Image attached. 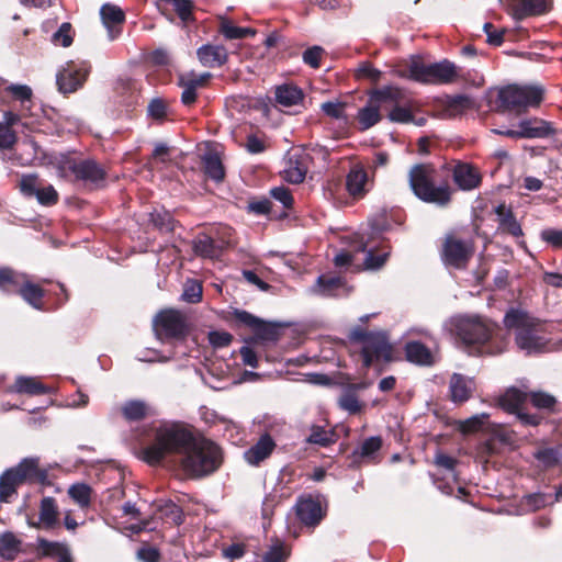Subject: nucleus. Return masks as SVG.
Segmentation results:
<instances>
[{
  "instance_id": "1",
  "label": "nucleus",
  "mask_w": 562,
  "mask_h": 562,
  "mask_svg": "<svg viewBox=\"0 0 562 562\" xmlns=\"http://www.w3.org/2000/svg\"><path fill=\"white\" fill-rule=\"evenodd\" d=\"M504 325L514 333L517 348L528 356L562 350V338H552L550 324L521 308H509L504 316Z\"/></svg>"
},
{
  "instance_id": "2",
  "label": "nucleus",
  "mask_w": 562,
  "mask_h": 562,
  "mask_svg": "<svg viewBox=\"0 0 562 562\" xmlns=\"http://www.w3.org/2000/svg\"><path fill=\"white\" fill-rule=\"evenodd\" d=\"M194 437L184 424L165 422L156 428L154 442L144 450V459L150 464L159 463L166 456L179 460Z\"/></svg>"
},
{
  "instance_id": "3",
  "label": "nucleus",
  "mask_w": 562,
  "mask_h": 562,
  "mask_svg": "<svg viewBox=\"0 0 562 562\" xmlns=\"http://www.w3.org/2000/svg\"><path fill=\"white\" fill-rule=\"evenodd\" d=\"M178 462L187 475L202 477L220 468L222 452L214 442L194 437Z\"/></svg>"
},
{
  "instance_id": "4",
  "label": "nucleus",
  "mask_w": 562,
  "mask_h": 562,
  "mask_svg": "<svg viewBox=\"0 0 562 562\" xmlns=\"http://www.w3.org/2000/svg\"><path fill=\"white\" fill-rule=\"evenodd\" d=\"M395 74L401 78L431 85L452 83L459 77L458 67L453 63L443 59L425 64L418 56H412L407 61V69H397Z\"/></svg>"
},
{
  "instance_id": "5",
  "label": "nucleus",
  "mask_w": 562,
  "mask_h": 562,
  "mask_svg": "<svg viewBox=\"0 0 562 562\" xmlns=\"http://www.w3.org/2000/svg\"><path fill=\"white\" fill-rule=\"evenodd\" d=\"M154 330L155 335L159 340L164 339H176L177 342L175 344L173 348L175 351L170 353L169 356H162L159 351L154 350L150 357H142L140 360L144 361H159V362H166L170 359H175L179 356H186V351L181 350L178 351V348L182 346V342L180 341L186 333H187V325L184 322L183 316L175 311V310H166L161 311L156 315L154 318Z\"/></svg>"
},
{
  "instance_id": "6",
  "label": "nucleus",
  "mask_w": 562,
  "mask_h": 562,
  "mask_svg": "<svg viewBox=\"0 0 562 562\" xmlns=\"http://www.w3.org/2000/svg\"><path fill=\"white\" fill-rule=\"evenodd\" d=\"M436 170L430 165H415L408 173L409 187L424 202L446 206L451 200L448 184H435Z\"/></svg>"
},
{
  "instance_id": "7",
  "label": "nucleus",
  "mask_w": 562,
  "mask_h": 562,
  "mask_svg": "<svg viewBox=\"0 0 562 562\" xmlns=\"http://www.w3.org/2000/svg\"><path fill=\"white\" fill-rule=\"evenodd\" d=\"M349 339L353 344L361 345V357L364 368H369L374 361L392 359V346L383 331H367L360 327L351 329Z\"/></svg>"
},
{
  "instance_id": "8",
  "label": "nucleus",
  "mask_w": 562,
  "mask_h": 562,
  "mask_svg": "<svg viewBox=\"0 0 562 562\" xmlns=\"http://www.w3.org/2000/svg\"><path fill=\"white\" fill-rule=\"evenodd\" d=\"M544 89L539 85H508L498 90V101L504 110L517 113L537 108L542 102Z\"/></svg>"
},
{
  "instance_id": "9",
  "label": "nucleus",
  "mask_w": 562,
  "mask_h": 562,
  "mask_svg": "<svg viewBox=\"0 0 562 562\" xmlns=\"http://www.w3.org/2000/svg\"><path fill=\"white\" fill-rule=\"evenodd\" d=\"M495 329V325L479 316H460L452 319V331L465 346H483Z\"/></svg>"
},
{
  "instance_id": "10",
  "label": "nucleus",
  "mask_w": 562,
  "mask_h": 562,
  "mask_svg": "<svg viewBox=\"0 0 562 562\" xmlns=\"http://www.w3.org/2000/svg\"><path fill=\"white\" fill-rule=\"evenodd\" d=\"M58 175L63 178L74 175L76 179L97 183L104 178V170L92 159H65L58 166Z\"/></svg>"
},
{
  "instance_id": "11",
  "label": "nucleus",
  "mask_w": 562,
  "mask_h": 562,
  "mask_svg": "<svg viewBox=\"0 0 562 562\" xmlns=\"http://www.w3.org/2000/svg\"><path fill=\"white\" fill-rule=\"evenodd\" d=\"M473 254V245L470 240H463L454 236H448L443 244L442 260L447 267L464 269Z\"/></svg>"
},
{
  "instance_id": "12",
  "label": "nucleus",
  "mask_w": 562,
  "mask_h": 562,
  "mask_svg": "<svg viewBox=\"0 0 562 562\" xmlns=\"http://www.w3.org/2000/svg\"><path fill=\"white\" fill-rule=\"evenodd\" d=\"M89 74V67L85 63H67L57 74L56 82L61 93H72L82 87Z\"/></svg>"
},
{
  "instance_id": "13",
  "label": "nucleus",
  "mask_w": 562,
  "mask_h": 562,
  "mask_svg": "<svg viewBox=\"0 0 562 562\" xmlns=\"http://www.w3.org/2000/svg\"><path fill=\"white\" fill-rule=\"evenodd\" d=\"M527 400V394L516 387L508 389L499 398V405L508 413L515 414L524 425L536 426L540 423L537 415H530L521 411L522 404Z\"/></svg>"
},
{
  "instance_id": "14",
  "label": "nucleus",
  "mask_w": 562,
  "mask_h": 562,
  "mask_svg": "<svg viewBox=\"0 0 562 562\" xmlns=\"http://www.w3.org/2000/svg\"><path fill=\"white\" fill-rule=\"evenodd\" d=\"M294 508L297 519L306 527L314 528L325 517L321 501L312 496L299 498Z\"/></svg>"
},
{
  "instance_id": "15",
  "label": "nucleus",
  "mask_w": 562,
  "mask_h": 562,
  "mask_svg": "<svg viewBox=\"0 0 562 562\" xmlns=\"http://www.w3.org/2000/svg\"><path fill=\"white\" fill-rule=\"evenodd\" d=\"M38 461V458H24L18 465L11 468L21 485L46 480L47 471L40 468Z\"/></svg>"
},
{
  "instance_id": "16",
  "label": "nucleus",
  "mask_w": 562,
  "mask_h": 562,
  "mask_svg": "<svg viewBox=\"0 0 562 562\" xmlns=\"http://www.w3.org/2000/svg\"><path fill=\"white\" fill-rule=\"evenodd\" d=\"M38 461V458H24L18 465L11 468L21 485L46 480L47 471L40 468Z\"/></svg>"
},
{
  "instance_id": "17",
  "label": "nucleus",
  "mask_w": 562,
  "mask_h": 562,
  "mask_svg": "<svg viewBox=\"0 0 562 562\" xmlns=\"http://www.w3.org/2000/svg\"><path fill=\"white\" fill-rule=\"evenodd\" d=\"M38 509V521L30 522L31 526L45 530H52L59 526V508L54 497H43Z\"/></svg>"
},
{
  "instance_id": "18",
  "label": "nucleus",
  "mask_w": 562,
  "mask_h": 562,
  "mask_svg": "<svg viewBox=\"0 0 562 562\" xmlns=\"http://www.w3.org/2000/svg\"><path fill=\"white\" fill-rule=\"evenodd\" d=\"M307 155L302 153L289 155L282 171L283 179L294 184L303 182L307 173Z\"/></svg>"
},
{
  "instance_id": "19",
  "label": "nucleus",
  "mask_w": 562,
  "mask_h": 562,
  "mask_svg": "<svg viewBox=\"0 0 562 562\" xmlns=\"http://www.w3.org/2000/svg\"><path fill=\"white\" fill-rule=\"evenodd\" d=\"M518 132L520 138H546L555 133L549 122L538 117L519 121Z\"/></svg>"
},
{
  "instance_id": "20",
  "label": "nucleus",
  "mask_w": 562,
  "mask_h": 562,
  "mask_svg": "<svg viewBox=\"0 0 562 562\" xmlns=\"http://www.w3.org/2000/svg\"><path fill=\"white\" fill-rule=\"evenodd\" d=\"M276 443L269 435H262L259 440L244 452V459L250 465H258L273 451Z\"/></svg>"
},
{
  "instance_id": "21",
  "label": "nucleus",
  "mask_w": 562,
  "mask_h": 562,
  "mask_svg": "<svg viewBox=\"0 0 562 562\" xmlns=\"http://www.w3.org/2000/svg\"><path fill=\"white\" fill-rule=\"evenodd\" d=\"M453 180L463 191H470L481 183L480 172L469 164H458L453 169Z\"/></svg>"
},
{
  "instance_id": "22",
  "label": "nucleus",
  "mask_w": 562,
  "mask_h": 562,
  "mask_svg": "<svg viewBox=\"0 0 562 562\" xmlns=\"http://www.w3.org/2000/svg\"><path fill=\"white\" fill-rule=\"evenodd\" d=\"M449 390L454 403L468 401L474 390V381L460 373H453L450 378Z\"/></svg>"
},
{
  "instance_id": "23",
  "label": "nucleus",
  "mask_w": 562,
  "mask_h": 562,
  "mask_svg": "<svg viewBox=\"0 0 562 562\" xmlns=\"http://www.w3.org/2000/svg\"><path fill=\"white\" fill-rule=\"evenodd\" d=\"M100 15L104 26L108 29L109 38L115 40L120 34V25L124 21V12L114 4H103L100 9Z\"/></svg>"
},
{
  "instance_id": "24",
  "label": "nucleus",
  "mask_w": 562,
  "mask_h": 562,
  "mask_svg": "<svg viewBox=\"0 0 562 562\" xmlns=\"http://www.w3.org/2000/svg\"><path fill=\"white\" fill-rule=\"evenodd\" d=\"M368 173L360 167L355 166L346 177V189L353 198H362L368 192Z\"/></svg>"
},
{
  "instance_id": "25",
  "label": "nucleus",
  "mask_w": 562,
  "mask_h": 562,
  "mask_svg": "<svg viewBox=\"0 0 562 562\" xmlns=\"http://www.w3.org/2000/svg\"><path fill=\"white\" fill-rule=\"evenodd\" d=\"M200 63L205 67L222 66L227 60V50L222 45H203L196 52Z\"/></svg>"
},
{
  "instance_id": "26",
  "label": "nucleus",
  "mask_w": 562,
  "mask_h": 562,
  "mask_svg": "<svg viewBox=\"0 0 562 562\" xmlns=\"http://www.w3.org/2000/svg\"><path fill=\"white\" fill-rule=\"evenodd\" d=\"M12 391L27 395L53 393L54 389L44 385L37 378L20 375L16 378Z\"/></svg>"
},
{
  "instance_id": "27",
  "label": "nucleus",
  "mask_w": 562,
  "mask_h": 562,
  "mask_svg": "<svg viewBox=\"0 0 562 562\" xmlns=\"http://www.w3.org/2000/svg\"><path fill=\"white\" fill-rule=\"evenodd\" d=\"M370 100L373 104L382 108L384 104H397L404 99V92L401 88L395 86H386L381 89L373 90L370 94Z\"/></svg>"
},
{
  "instance_id": "28",
  "label": "nucleus",
  "mask_w": 562,
  "mask_h": 562,
  "mask_svg": "<svg viewBox=\"0 0 562 562\" xmlns=\"http://www.w3.org/2000/svg\"><path fill=\"white\" fill-rule=\"evenodd\" d=\"M405 356L409 362L419 366H431L434 363L430 350L419 341H408L405 345Z\"/></svg>"
},
{
  "instance_id": "29",
  "label": "nucleus",
  "mask_w": 562,
  "mask_h": 562,
  "mask_svg": "<svg viewBox=\"0 0 562 562\" xmlns=\"http://www.w3.org/2000/svg\"><path fill=\"white\" fill-rule=\"evenodd\" d=\"M549 0H520L514 5V15L524 19L529 15H538L549 10Z\"/></svg>"
},
{
  "instance_id": "30",
  "label": "nucleus",
  "mask_w": 562,
  "mask_h": 562,
  "mask_svg": "<svg viewBox=\"0 0 562 562\" xmlns=\"http://www.w3.org/2000/svg\"><path fill=\"white\" fill-rule=\"evenodd\" d=\"M276 101L282 106H293L303 101V91L293 85H281L276 88Z\"/></svg>"
},
{
  "instance_id": "31",
  "label": "nucleus",
  "mask_w": 562,
  "mask_h": 562,
  "mask_svg": "<svg viewBox=\"0 0 562 562\" xmlns=\"http://www.w3.org/2000/svg\"><path fill=\"white\" fill-rule=\"evenodd\" d=\"M27 276L10 268L0 269V290L5 293L19 292Z\"/></svg>"
},
{
  "instance_id": "32",
  "label": "nucleus",
  "mask_w": 562,
  "mask_h": 562,
  "mask_svg": "<svg viewBox=\"0 0 562 562\" xmlns=\"http://www.w3.org/2000/svg\"><path fill=\"white\" fill-rule=\"evenodd\" d=\"M22 551V540L13 532L7 531L0 535V558L12 561Z\"/></svg>"
},
{
  "instance_id": "33",
  "label": "nucleus",
  "mask_w": 562,
  "mask_h": 562,
  "mask_svg": "<svg viewBox=\"0 0 562 562\" xmlns=\"http://www.w3.org/2000/svg\"><path fill=\"white\" fill-rule=\"evenodd\" d=\"M315 292L325 296H338L346 292V284L341 278L321 276L317 278Z\"/></svg>"
},
{
  "instance_id": "34",
  "label": "nucleus",
  "mask_w": 562,
  "mask_h": 562,
  "mask_svg": "<svg viewBox=\"0 0 562 562\" xmlns=\"http://www.w3.org/2000/svg\"><path fill=\"white\" fill-rule=\"evenodd\" d=\"M21 297L36 310H43L42 299L44 297V290L32 282L27 277L18 292Z\"/></svg>"
},
{
  "instance_id": "35",
  "label": "nucleus",
  "mask_w": 562,
  "mask_h": 562,
  "mask_svg": "<svg viewBox=\"0 0 562 562\" xmlns=\"http://www.w3.org/2000/svg\"><path fill=\"white\" fill-rule=\"evenodd\" d=\"M380 109V105L373 104L369 99L368 104L359 110L358 122L361 130H368L381 120Z\"/></svg>"
},
{
  "instance_id": "36",
  "label": "nucleus",
  "mask_w": 562,
  "mask_h": 562,
  "mask_svg": "<svg viewBox=\"0 0 562 562\" xmlns=\"http://www.w3.org/2000/svg\"><path fill=\"white\" fill-rule=\"evenodd\" d=\"M121 412L125 419L136 422L143 419L147 415L148 405L140 400H131L122 405Z\"/></svg>"
},
{
  "instance_id": "37",
  "label": "nucleus",
  "mask_w": 562,
  "mask_h": 562,
  "mask_svg": "<svg viewBox=\"0 0 562 562\" xmlns=\"http://www.w3.org/2000/svg\"><path fill=\"white\" fill-rule=\"evenodd\" d=\"M69 497L82 509L91 504L92 490L85 483H75L67 491Z\"/></svg>"
},
{
  "instance_id": "38",
  "label": "nucleus",
  "mask_w": 562,
  "mask_h": 562,
  "mask_svg": "<svg viewBox=\"0 0 562 562\" xmlns=\"http://www.w3.org/2000/svg\"><path fill=\"white\" fill-rule=\"evenodd\" d=\"M496 214L499 217V226L503 231H506L515 237L522 235L520 224L516 221L510 211H506L505 205H498Z\"/></svg>"
},
{
  "instance_id": "39",
  "label": "nucleus",
  "mask_w": 562,
  "mask_h": 562,
  "mask_svg": "<svg viewBox=\"0 0 562 562\" xmlns=\"http://www.w3.org/2000/svg\"><path fill=\"white\" fill-rule=\"evenodd\" d=\"M202 160L204 171L212 180L220 182L224 179V167L216 154H206Z\"/></svg>"
},
{
  "instance_id": "40",
  "label": "nucleus",
  "mask_w": 562,
  "mask_h": 562,
  "mask_svg": "<svg viewBox=\"0 0 562 562\" xmlns=\"http://www.w3.org/2000/svg\"><path fill=\"white\" fill-rule=\"evenodd\" d=\"M21 484L15 479V474L12 469L5 470L0 475V501L8 502L9 498L15 494L16 487Z\"/></svg>"
},
{
  "instance_id": "41",
  "label": "nucleus",
  "mask_w": 562,
  "mask_h": 562,
  "mask_svg": "<svg viewBox=\"0 0 562 562\" xmlns=\"http://www.w3.org/2000/svg\"><path fill=\"white\" fill-rule=\"evenodd\" d=\"M490 415L486 413L473 415L464 420H460L458 429L462 434H472L483 429L488 424Z\"/></svg>"
},
{
  "instance_id": "42",
  "label": "nucleus",
  "mask_w": 562,
  "mask_h": 562,
  "mask_svg": "<svg viewBox=\"0 0 562 562\" xmlns=\"http://www.w3.org/2000/svg\"><path fill=\"white\" fill-rule=\"evenodd\" d=\"M357 251H366V259L363 261L366 269L376 270L380 269L386 261L389 254L374 255L372 250H367V244L361 239L356 248Z\"/></svg>"
},
{
  "instance_id": "43",
  "label": "nucleus",
  "mask_w": 562,
  "mask_h": 562,
  "mask_svg": "<svg viewBox=\"0 0 562 562\" xmlns=\"http://www.w3.org/2000/svg\"><path fill=\"white\" fill-rule=\"evenodd\" d=\"M339 407L349 414H357L361 411L362 404L360 403L355 390L347 389L338 400Z\"/></svg>"
},
{
  "instance_id": "44",
  "label": "nucleus",
  "mask_w": 562,
  "mask_h": 562,
  "mask_svg": "<svg viewBox=\"0 0 562 562\" xmlns=\"http://www.w3.org/2000/svg\"><path fill=\"white\" fill-rule=\"evenodd\" d=\"M220 31L227 40L244 38L255 34L254 30L236 26L228 21H223L221 23Z\"/></svg>"
},
{
  "instance_id": "45",
  "label": "nucleus",
  "mask_w": 562,
  "mask_h": 562,
  "mask_svg": "<svg viewBox=\"0 0 562 562\" xmlns=\"http://www.w3.org/2000/svg\"><path fill=\"white\" fill-rule=\"evenodd\" d=\"M194 252L201 257L213 258L216 255L215 245L211 237L199 236L193 243Z\"/></svg>"
},
{
  "instance_id": "46",
  "label": "nucleus",
  "mask_w": 562,
  "mask_h": 562,
  "mask_svg": "<svg viewBox=\"0 0 562 562\" xmlns=\"http://www.w3.org/2000/svg\"><path fill=\"white\" fill-rule=\"evenodd\" d=\"M252 330L256 337L263 341H276L279 337L278 328L262 319H259L258 325Z\"/></svg>"
},
{
  "instance_id": "47",
  "label": "nucleus",
  "mask_w": 562,
  "mask_h": 562,
  "mask_svg": "<svg viewBox=\"0 0 562 562\" xmlns=\"http://www.w3.org/2000/svg\"><path fill=\"white\" fill-rule=\"evenodd\" d=\"M289 557V551L285 544L276 540L273 544L270 546L268 551L263 555L265 562H285Z\"/></svg>"
},
{
  "instance_id": "48",
  "label": "nucleus",
  "mask_w": 562,
  "mask_h": 562,
  "mask_svg": "<svg viewBox=\"0 0 562 562\" xmlns=\"http://www.w3.org/2000/svg\"><path fill=\"white\" fill-rule=\"evenodd\" d=\"M533 456L546 468L554 467L560 460V452L554 448L540 449Z\"/></svg>"
},
{
  "instance_id": "49",
  "label": "nucleus",
  "mask_w": 562,
  "mask_h": 562,
  "mask_svg": "<svg viewBox=\"0 0 562 562\" xmlns=\"http://www.w3.org/2000/svg\"><path fill=\"white\" fill-rule=\"evenodd\" d=\"M306 441L310 443L318 445L322 447H326L333 442V436L330 432L326 431L324 428L319 426L312 427Z\"/></svg>"
},
{
  "instance_id": "50",
  "label": "nucleus",
  "mask_w": 562,
  "mask_h": 562,
  "mask_svg": "<svg viewBox=\"0 0 562 562\" xmlns=\"http://www.w3.org/2000/svg\"><path fill=\"white\" fill-rule=\"evenodd\" d=\"M7 91L10 92L16 100L22 102L23 110H29V108L24 106V102L31 101L33 95L32 89L29 86L12 83L7 87Z\"/></svg>"
},
{
  "instance_id": "51",
  "label": "nucleus",
  "mask_w": 562,
  "mask_h": 562,
  "mask_svg": "<svg viewBox=\"0 0 562 562\" xmlns=\"http://www.w3.org/2000/svg\"><path fill=\"white\" fill-rule=\"evenodd\" d=\"M52 41L55 45L68 47L72 43L71 25L63 23L60 27L53 34Z\"/></svg>"
},
{
  "instance_id": "52",
  "label": "nucleus",
  "mask_w": 562,
  "mask_h": 562,
  "mask_svg": "<svg viewBox=\"0 0 562 562\" xmlns=\"http://www.w3.org/2000/svg\"><path fill=\"white\" fill-rule=\"evenodd\" d=\"M530 400L535 407L542 409H551L557 403L554 396L541 391L531 392Z\"/></svg>"
},
{
  "instance_id": "53",
  "label": "nucleus",
  "mask_w": 562,
  "mask_h": 562,
  "mask_svg": "<svg viewBox=\"0 0 562 562\" xmlns=\"http://www.w3.org/2000/svg\"><path fill=\"white\" fill-rule=\"evenodd\" d=\"M151 222L160 229L172 231L173 220L168 211H155L150 213Z\"/></svg>"
},
{
  "instance_id": "54",
  "label": "nucleus",
  "mask_w": 562,
  "mask_h": 562,
  "mask_svg": "<svg viewBox=\"0 0 562 562\" xmlns=\"http://www.w3.org/2000/svg\"><path fill=\"white\" fill-rule=\"evenodd\" d=\"M35 198L42 205H53L58 201V193L53 186H46L44 188H38Z\"/></svg>"
},
{
  "instance_id": "55",
  "label": "nucleus",
  "mask_w": 562,
  "mask_h": 562,
  "mask_svg": "<svg viewBox=\"0 0 562 562\" xmlns=\"http://www.w3.org/2000/svg\"><path fill=\"white\" fill-rule=\"evenodd\" d=\"M201 297H202L201 284L198 283L196 281L187 282L183 293H182V299L189 303H196L201 300Z\"/></svg>"
},
{
  "instance_id": "56",
  "label": "nucleus",
  "mask_w": 562,
  "mask_h": 562,
  "mask_svg": "<svg viewBox=\"0 0 562 562\" xmlns=\"http://www.w3.org/2000/svg\"><path fill=\"white\" fill-rule=\"evenodd\" d=\"M389 120L394 123H411L413 122V113L409 109L394 105L387 115Z\"/></svg>"
},
{
  "instance_id": "57",
  "label": "nucleus",
  "mask_w": 562,
  "mask_h": 562,
  "mask_svg": "<svg viewBox=\"0 0 562 562\" xmlns=\"http://www.w3.org/2000/svg\"><path fill=\"white\" fill-rule=\"evenodd\" d=\"M20 190L25 196H35L38 191L37 176L26 175L21 178Z\"/></svg>"
},
{
  "instance_id": "58",
  "label": "nucleus",
  "mask_w": 562,
  "mask_h": 562,
  "mask_svg": "<svg viewBox=\"0 0 562 562\" xmlns=\"http://www.w3.org/2000/svg\"><path fill=\"white\" fill-rule=\"evenodd\" d=\"M211 77L210 72H203V74H194L190 72L188 75L180 77V85H188L192 86L193 89H198L199 87H202L207 79Z\"/></svg>"
},
{
  "instance_id": "59",
  "label": "nucleus",
  "mask_w": 562,
  "mask_h": 562,
  "mask_svg": "<svg viewBox=\"0 0 562 562\" xmlns=\"http://www.w3.org/2000/svg\"><path fill=\"white\" fill-rule=\"evenodd\" d=\"M382 440L380 437H370L366 439L360 447V456L363 458H371L380 450Z\"/></svg>"
},
{
  "instance_id": "60",
  "label": "nucleus",
  "mask_w": 562,
  "mask_h": 562,
  "mask_svg": "<svg viewBox=\"0 0 562 562\" xmlns=\"http://www.w3.org/2000/svg\"><path fill=\"white\" fill-rule=\"evenodd\" d=\"M18 137L15 132L9 126L0 123V149H10L16 143Z\"/></svg>"
},
{
  "instance_id": "61",
  "label": "nucleus",
  "mask_w": 562,
  "mask_h": 562,
  "mask_svg": "<svg viewBox=\"0 0 562 562\" xmlns=\"http://www.w3.org/2000/svg\"><path fill=\"white\" fill-rule=\"evenodd\" d=\"M167 104L159 98L153 99L147 106L148 115L156 120H162L167 115Z\"/></svg>"
},
{
  "instance_id": "62",
  "label": "nucleus",
  "mask_w": 562,
  "mask_h": 562,
  "mask_svg": "<svg viewBox=\"0 0 562 562\" xmlns=\"http://www.w3.org/2000/svg\"><path fill=\"white\" fill-rule=\"evenodd\" d=\"M483 30L487 36V43L494 46H499L504 41L505 30H497L492 23H485Z\"/></svg>"
},
{
  "instance_id": "63",
  "label": "nucleus",
  "mask_w": 562,
  "mask_h": 562,
  "mask_svg": "<svg viewBox=\"0 0 562 562\" xmlns=\"http://www.w3.org/2000/svg\"><path fill=\"white\" fill-rule=\"evenodd\" d=\"M323 53L324 49L321 46H313L311 48H307L303 53V61L313 68H317L319 67Z\"/></svg>"
},
{
  "instance_id": "64",
  "label": "nucleus",
  "mask_w": 562,
  "mask_h": 562,
  "mask_svg": "<svg viewBox=\"0 0 562 562\" xmlns=\"http://www.w3.org/2000/svg\"><path fill=\"white\" fill-rule=\"evenodd\" d=\"M271 196L279 201L283 207L290 209L293 204V196L289 189L284 187H276L270 191Z\"/></svg>"
}]
</instances>
